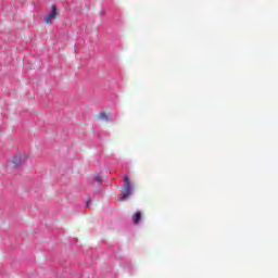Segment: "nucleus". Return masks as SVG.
Instances as JSON below:
<instances>
[{
	"label": "nucleus",
	"mask_w": 278,
	"mask_h": 278,
	"mask_svg": "<svg viewBox=\"0 0 278 278\" xmlns=\"http://www.w3.org/2000/svg\"><path fill=\"white\" fill-rule=\"evenodd\" d=\"M124 181L126 184L127 187L131 186V180L129 179V176H124Z\"/></svg>",
	"instance_id": "6"
},
{
	"label": "nucleus",
	"mask_w": 278,
	"mask_h": 278,
	"mask_svg": "<svg viewBox=\"0 0 278 278\" xmlns=\"http://www.w3.org/2000/svg\"><path fill=\"white\" fill-rule=\"evenodd\" d=\"M96 181H98L99 184H101V181H102V178H101V176H96Z\"/></svg>",
	"instance_id": "7"
},
{
	"label": "nucleus",
	"mask_w": 278,
	"mask_h": 278,
	"mask_svg": "<svg viewBox=\"0 0 278 278\" xmlns=\"http://www.w3.org/2000/svg\"><path fill=\"white\" fill-rule=\"evenodd\" d=\"M99 121H109L108 114L106 113H100L98 115Z\"/></svg>",
	"instance_id": "5"
},
{
	"label": "nucleus",
	"mask_w": 278,
	"mask_h": 278,
	"mask_svg": "<svg viewBox=\"0 0 278 278\" xmlns=\"http://www.w3.org/2000/svg\"><path fill=\"white\" fill-rule=\"evenodd\" d=\"M27 160V156L23 155V154H16L13 159H12V164L14 168H18V166H21V164H23V162H25Z\"/></svg>",
	"instance_id": "2"
},
{
	"label": "nucleus",
	"mask_w": 278,
	"mask_h": 278,
	"mask_svg": "<svg viewBox=\"0 0 278 278\" xmlns=\"http://www.w3.org/2000/svg\"><path fill=\"white\" fill-rule=\"evenodd\" d=\"M124 194L119 198V201H127L129 195L131 194V186H126V188L123 189Z\"/></svg>",
	"instance_id": "3"
},
{
	"label": "nucleus",
	"mask_w": 278,
	"mask_h": 278,
	"mask_svg": "<svg viewBox=\"0 0 278 278\" xmlns=\"http://www.w3.org/2000/svg\"><path fill=\"white\" fill-rule=\"evenodd\" d=\"M58 16H60V9H58V5L52 4L50 12L43 16V22L46 25H52Z\"/></svg>",
	"instance_id": "1"
},
{
	"label": "nucleus",
	"mask_w": 278,
	"mask_h": 278,
	"mask_svg": "<svg viewBox=\"0 0 278 278\" xmlns=\"http://www.w3.org/2000/svg\"><path fill=\"white\" fill-rule=\"evenodd\" d=\"M140 220H142V214L140 212H136L134 215H132V223L135 225H138V223H140Z\"/></svg>",
	"instance_id": "4"
}]
</instances>
